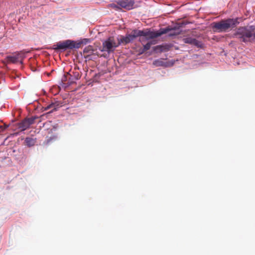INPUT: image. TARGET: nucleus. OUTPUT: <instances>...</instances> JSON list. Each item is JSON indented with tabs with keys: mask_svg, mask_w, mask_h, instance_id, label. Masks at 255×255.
<instances>
[{
	"mask_svg": "<svg viewBox=\"0 0 255 255\" xmlns=\"http://www.w3.org/2000/svg\"><path fill=\"white\" fill-rule=\"evenodd\" d=\"M234 36L241 42L245 43L250 42L253 38L255 39V27L254 26L241 27L237 29Z\"/></svg>",
	"mask_w": 255,
	"mask_h": 255,
	"instance_id": "obj_1",
	"label": "nucleus"
},
{
	"mask_svg": "<svg viewBox=\"0 0 255 255\" xmlns=\"http://www.w3.org/2000/svg\"><path fill=\"white\" fill-rule=\"evenodd\" d=\"M169 30L168 28H161L157 31H151L148 29L143 30H138L139 40L140 42L143 43L146 40L152 39L166 34Z\"/></svg>",
	"mask_w": 255,
	"mask_h": 255,
	"instance_id": "obj_2",
	"label": "nucleus"
},
{
	"mask_svg": "<svg viewBox=\"0 0 255 255\" xmlns=\"http://www.w3.org/2000/svg\"><path fill=\"white\" fill-rule=\"evenodd\" d=\"M237 22V20L234 19L222 20L218 22L214 23L213 27L217 32H226L235 27Z\"/></svg>",
	"mask_w": 255,
	"mask_h": 255,
	"instance_id": "obj_3",
	"label": "nucleus"
},
{
	"mask_svg": "<svg viewBox=\"0 0 255 255\" xmlns=\"http://www.w3.org/2000/svg\"><path fill=\"white\" fill-rule=\"evenodd\" d=\"M120 45L119 42L117 43L113 37H110L102 43L101 51L107 52L108 54L114 52L116 48Z\"/></svg>",
	"mask_w": 255,
	"mask_h": 255,
	"instance_id": "obj_4",
	"label": "nucleus"
},
{
	"mask_svg": "<svg viewBox=\"0 0 255 255\" xmlns=\"http://www.w3.org/2000/svg\"><path fill=\"white\" fill-rule=\"evenodd\" d=\"M137 37H139L138 30H133L130 34H128L126 36H121V38L118 39V41L120 45L121 43L126 44L133 41Z\"/></svg>",
	"mask_w": 255,
	"mask_h": 255,
	"instance_id": "obj_5",
	"label": "nucleus"
},
{
	"mask_svg": "<svg viewBox=\"0 0 255 255\" xmlns=\"http://www.w3.org/2000/svg\"><path fill=\"white\" fill-rule=\"evenodd\" d=\"M25 58L24 54L20 52L15 55L7 56L6 59L7 63H16L20 62V64H22V60Z\"/></svg>",
	"mask_w": 255,
	"mask_h": 255,
	"instance_id": "obj_6",
	"label": "nucleus"
},
{
	"mask_svg": "<svg viewBox=\"0 0 255 255\" xmlns=\"http://www.w3.org/2000/svg\"><path fill=\"white\" fill-rule=\"evenodd\" d=\"M72 43V40H66L63 41H60L58 42L56 45H54L53 48V49L58 50H66L67 49H72V45L71 44Z\"/></svg>",
	"mask_w": 255,
	"mask_h": 255,
	"instance_id": "obj_7",
	"label": "nucleus"
},
{
	"mask_svg": "<svg viewBox=\"0 0 255 255\" xmlns=\"http://www.w3.org/2000/svg\"><path fill=\"white\" fill-rule=\"evenodd\" d=\"M117 4L121 7L130 10L133 8L134 1L133 0H120Z\"/></svg>",
	"mask_w": 255,
	"mask_h": 255,
	"instance_id": "obj_8",
	"label": "nucleus"
},
{
	"mask_svg": "<svg viewBox=\"0 0 255 255\" xmlns=\"http://www.w3.org/2000/svg\"><path fill=\"white\" fill-rule=\"evenodd\" d=\"M183 41L185 43L190 44L191 45L196 46L197 47H201L202 45V44L200 41L195 38L190 37L183 38Z\"/></svg>",
	"mask_w": 255,
	"mask_h": 255,
	"instance_id": "obj_9",
	"label": "nucleus"
},
{
	"mask_svg": "<svg viewBox=\"0 0 255 255\" xmlns=\"http://www.w3.org/2000/svg\"><path fill=\"white\" fill-rule=\"evenodd\" d=\"M68 76H69V80L71 83L74 82V81L78 80L81 77L79 72L75 68L70 73H67L66 77Z\"/></svg>",
	"mask_w": 255,
	"mask_h": 255,
	"instance_id": "obj_10",
	"label": "nucleus"
},
{
	"mask_svg": "<svg viewBox=\"0 0 255 255\" xmlns=\"http://www.w3.org/2000/svg\"><path fill=\"white\" fill-rule=\"evenodd\" d=\"M94 51L93 47L92 45L86 46L83 50L84 58L88 60H91L90 57L93 54Z\"/></svg>",
	"mask_w": 255,
	"mask_h": 255,
	"instance_id": "obj_11",
	"label": "nucleus"
},
{
	"mask_svg": "<svg viewBox=\"0 0 255 255\" xmlns=\"http://www.w3.org/2000/svg\"><path fill=\"white\" fill-rule=\"evenodd\" d=\"M170 30L167 32L169 33H168V36L169 37H173L175 36H177L181 34V30H180L179 28H176L174 27L173 28H170L169 27H168Z\"/></svg>",
	"mask_w": 255,
	"mask_h": 255,
	"instance_id": "obj_12",
	"label": "nucleus"
},
{
	"mask_svg": "<svg viewBox=\"0 0 255 255\" xmlns=\"http://www.w3.org/2000/svg\"><path fill=\"white\" fill-rule=\"evenodd\" d=\"M17 126L18 128L19 129L20 131H24L29 128V126H28L25 119L23 120L21 122L18 123Z\"/></svg>",
	"mask_w": 255,
	"mask_h": 255,
	"instance_id": "obj_13",
	"label": "nucleus"
},
{
	"mask_svg": "<svg viewBox=\"0 0 255 255\" xmlns=\"http://www.w3.org/2000/svg\"><path fill=\"white\" fill-rule=\"evenodd\" d=\"M156 42L155 40H152L150 42H147L146 44L143 45V48L142 50V53H143L147 50H149L151 47V45L155 44Z\"/></svg>",
	"mask_w": 255,
	"mask_h": 255,
	"instance_id": "obj_14",
	"label": "nucleus"
},
{
	"mask_svg": "<svg viewBox=\"0 0 255 255\" xmlns=\"http://www.w3.org/2000/svg\"><path fill=\"white\" fill-rule=\"evenodd\" d=\"M25 142L26 143V144L28 146L30 147L35 144V140L30 137H26L25 138Z\"/></svg>",
	"mask_w": 255,
	"mask_h": 255,
	"instance_id": "obj_15",
	"label": "nucleus"
},
{
	"mask_svg": "<svg viewBox=\"0 0 255 255\" xmlns=\"http://www.w3.org/2000/svg\"><path fill=\"white\" fill-rule=\"evenodd\" d=\"M153 64L156 66H163L165 65L164 62L160 59L154 61Z\"/></svg>",
	"mask_w": 255,
	"mask_h": 255,
	"instance_id": "obj_16",
	"label": "nucleus"
},
{
	"mask_svg": "<svg viewBox=\"0 0 255 255\" xmlns=\"http://www.w3.org/2000/svg\"><path fill=\"white\" fill-rule=\"evenodd\" d=\"M51 109H52V110L51 111H50V112H51L53 110H56L55 104L51 103V104H49L48 106H47L46 107H44L45 111H46V110H49Z\"/></svg>",
	"mask_w": 255,
	"mask_h": 255,
	"instance_id": "obj_17",
	"label": "nucleus"
},
{
	"mask_svg": "<svg viewBox=\"0 0 255 255\" xmlns=\"http://www.w3.org/2000/svg\"><path fill=\"white\" fill-rule=\"evenodd\" d=\"M25 119L26 120V122H27L28 126L30 127V125H32L34 123V121L36 119V118L35 117H31V118H26Z\"/></svg>",
	"mask_w": 255,
	"mask_h": 255,
	"instance_id": "obj_18",
	"label": "nucleus"
},
{
	"mask_svg": "<svg viewBox=\"0 0 255 255\" xmlns=\"http://www.w3.org/2000/svg\"><path fill=\"white\" fill-rule=\"evenodd\" d=\"M72 46V49L74 48H79L81 44V42L76 43L74 41L72 40V43L71 44Z\"/></svg>",
	"mask_w": 255,
	"mask_h": 255,
	"instance_id": "obj_19",
	"label": "nucleus"
},
{
	"mask_svg": "<svg viewBox=\"0 0 255 255\" xmlns=\"http://www.w3.org/2000/svg\"><path fill=\"white\" fill-rule=\"evenodd\" d=\"M110 6L113 8H115L116 9H118L120 8V6L118 4V5H116L115 4H114V3H112L110 5Z\"/></svg>",
	"mask_w": 255,
	"mask_h": 255,
	"instance_id": "obj_20",
	"label": "nucleus"
},
{
	"mask_svg": "<svg viewBox=\"0 0 255 255\" xmlns=\"http://www.w3.org/2000/svg\"><path fill=\"white\" fill-rule=\"evenodd\" d=\"M4 131V128L2 126H0V133Z\"/></svg>",
	"mask_w": 255,
	"mask_h": 255,
	"instance_id": "obj_21",
	"label": "nucleus"
},
{
	"mask_svg": "<svg viewBox=\"0 0 255 255\" xmlns=\"http://www.w3.org/2000/svg\"><path fill=\"white\" fill-rule=\"evenodd\" d=\"M4 128V130L6 129L8 127V125L4 124V126H2Z\"/></svg>",
	"mask_w": 255,
	"mask_h": 255,
	"instance_id": "obj_22",
	"label": "nucleus"
}]
</instances>
